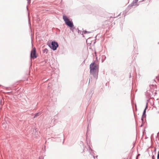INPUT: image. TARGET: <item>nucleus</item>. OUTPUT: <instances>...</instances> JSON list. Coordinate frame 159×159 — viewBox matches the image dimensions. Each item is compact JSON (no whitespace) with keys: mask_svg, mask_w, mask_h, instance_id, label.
<instances>
[{"mask_svg":"<svg viewBox=\"0 0 159 159\" xmlns=\"http://www.w3.org/2000/svg\"><path fill=\"white\" fill-rule=\"evenodd\" d=\"M146 107L144 109V110L143 111V114L142 117V120L143 121V118L145 117V116H146L145 113H146Z\"/></svg>","mask_w":159,"mask_h":159,"instance_id":"nucleus-5","label":"nucleus"},{"mask_svg":"<svg viewBox=\"0 0 159 159\" xmlns=\"http://www.w3.org/2000/svg\"><path fill=\"white\" fill-rule=\"evenodd\" d=\"M45 50H47V49H45Z\"/></svg>","mask_w":159,"mask_h":159,"instance_id":"nucleus-11","label":"nucleus"},{"mask_svg":"<svg viewBox=\"0 0 159 159\" xmlns=\"http://www.w3.org/2000/svg\"><path fill=\"white\" fill-rule=\"evenodd\" d=\"M90 72L97 80L98 72V66L95 62L92 63L90 65Z\"/></svg>","mask_w":159,"mask_h":159,"instance_id":"nucleus-1","label":"nucleus"},{"mask_svg":"<svg viewBox=\"0 0 159 159\" xmlns=\"http://www.w3.org/2000/svg\"><path fill=\"white\" fill-rule=\"evenodd\" d=\"M139 155H140V154H139L137 155V157H138L139 156Z\"/></svg>","mask_w":159,"mask_h":159,"instance_id":"nucleus-9","label":"nucleus"},{"mask_svg":"<svg viewBox=\"0 0 159 159\" xmlns=\"http://www.w3.org/2000/svg\"><path fill=\"white\" fill-rule=\"evenodd\" d=\"M51 45L52 46V47H51V48L53 50H56L58 46V43L54 41L52 42L51 43Z\"/></svg>","mask_w":159,"mask_h":159,"instance_id":"nucleus-4","label":"nucleus"},{"mask_svg":"<svg viewBox=\"0 0 159 159\" xmlns=\"http://www.w3.org/2000/svg\"><path fill=\"white\" fill-rule=\"evenodd\" d=\"M39 115V113H37L36 114H35V116H34V118H35V117H37V116H38Z\"/></svg>","mask_w":159,"mask_h":159,"instance_id":"nucleus-8","label":"nucleus"},{"mask_svg":"<svg viewBox=\"0 0 159 159\" xmlns=\"http://www.w3.org/2000/svg\"><path fill=\"white\" fill-rule=\"evenodd\" d=\"M138 0H134V1L133 3H132V6H133L134 5H135L136 3L137 2Z\"/></svg>","mask_w":159,"mask_h":159,"instance_id":"nucleus-6","label":"nucleus"},{"mask_svg":"<svg viewBox=\"0 0 159 159\" xmlns=\"http://www.w3.org/2000/svg\"><path fill=\"white\" fill-rule=\"evenodd\" d=\"M63 19L66 25L70 28L73 26L74 25L72 21H70L66 16L63 15Z\"/></svg>","mask_w":159,"mask_h":159,"instance_id":"nucleus-2","label":"nucleus"},{"mask_svg":"<svg viewBox=\"0 0 159 159\" xmlns=\"http://www.w3.org/2000/svg\"><path fill=\"white\" fill-rule=\"evenodd\" d=\"M154 156H153L152 157V159H153L154 158Z\"/></svg>","mask_w":159,"mask_h":159,"instance_id":"nucleus-10","label":"nucleus"},{"mask_svg":"<svg viewBox=\"0 0 159 159\" xmlns=\"http://www.w3.org/2000/svg\"><path fill=\"white\" fill-rule=\"evenodd\" d=\"M136 159H138V157H137Z\"/></svg>","mask_w":159,"mask_h":159,"instance_id":"nucleus-12","label":"nucleus"},{"mask_svg":"<svg viewBox=\"0 0 159 159\" xmlns=\"http://www.w3.org/2000/svg\"><path fill=\"white\" fill-rule=\"evenodd\" d=\"M108 21H107V20H106L105 22H104V25H108V24H109V23H108Z\"/></svg>","mask_w":159,"mask_h":159,"instance_id":"nucleus-7","label":"nucleus"},{"mask_svg":"<svg viewBox=\"0 0 159 159\" xmlns=\"http://www.w3.org/2000/svg\"><path fill=\"white\" fill-rule=\"evenodd\" d=\"M36 50L35 48H33L32 50L30 56L33 59H34L37 57V55L36 54Z\"/></svg>","mask_w":159,"mask_h":159,"instance_id":"nucleus-3","label":"nucleus"}]
</instances>
